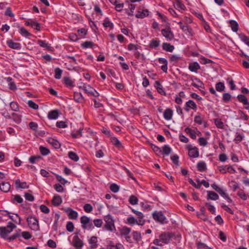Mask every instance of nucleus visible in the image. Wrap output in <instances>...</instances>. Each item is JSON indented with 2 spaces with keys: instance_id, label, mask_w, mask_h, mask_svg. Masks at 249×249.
I'll return each mask as SVG.
<instances>
[{
  "instance_id": "52",
  "label": "nucleus",
  "mask_w": 249,
  "mask_h": 249,
  "mask_svg": "<svg viewBox=\"0 0 249 249\" xmlns=\"http://www.w3.org/2000/svg\"><path fill=\"white\" fill-rule=\"evenodd\" d=\"M10 106L11 109L14 111H18L19 107L17 103L15 102H12L10 104Z\"/></svg>"
},
{
  "instance_id": "33",
  "label": "nucleus",
  "mask_w": 249,
  "mask_h": 249,
  "mask_svg": "<svg viewBox=\"0 0 249 249\" xmlns=\"http://www.w3.org/2000/svg\"><path fill=\"white\" fill-rule=\"evenodd\" d=\"M182 30L189 36H193V33L192 29L190 28L188 25H185L184 26L181 27Z\"/></svg>"
},
{
  "instance_id": "11",
  "label": "nucleus",
  "mask_w": 249,
  "mask_h": 249,
  "mask_svg": "<svg viewBox=\"0 0 249 249\" xmlns=\"http://www.w3.org/2000/svg\"><path fill=\"white\" fill-rule=\"evenodd\" d=\"M184 108L187 112L189 111L190 108L196 110L197 109V106L194 101L189 100L186 103Z\"/></svg>"
},
{
  "instance_id": "63",
  "label": "nucleus",
  "mask_w": 249,
  "mask_h": 249,
  "mask_svg": "<svg viewBox=\"0 0 249 249\" xmlns=\"http://www.w3.org/2000/svg\"><path fill=\"white\" fill-rule=\"evenodd\" d=\"M56 177L57 180L62 184L65 185L67 183V181L61 176L56 175Z\"/></svg>"
},
{
  "instance_id": "4",
  "label": "nucleus",
  "mask_w": 249,
  "mask_h": 249,
  "mask_svg": "<svg viewBox=\"0 0 249 249\" xmlns=\"http://www.w3.org/2000/svg\"><path fill=\"white\" fill-rule=\"evenodd\" d=\"M154 220L161 224L166 223V218L161 212H154L152 214Z\"/></svg>"
},
{
  "instance_id": "43",
  "label": "nucleus",
  "mask_w": 249,
  "mask_h": 249,
  "mask_svg": "<svg viewBox=\"0 0 249 249\" xmlns=\"http://www.w3.org/2000/svg\"><path fill=\"white\" fill-rule=\"evenodd\" d=\"M214 124L219 128L223 129L224 128V124L220 119H215L214 120Z\"/></svg>"
},
{
  "instance_id": "49",
  "label": "nucleus",
  "mask_w": 249,
  "mask_h": 249,
  "mask_svg": "<svg viewBox=\"0 0 249 249\" xmlns=\"http://www.w3.org/2000/svg\"><path fill=\"white\" fill-rule=\"evenodd\" d=\"M111 142L116 146L118 147H122V144L120 142L116 137L111 138Z\"/></svg>"
},
{
  "instance_id": "34",
  "label": "nucleus",
  "mask_w": 249,
  "mask_h": 249,
  "mask_svg": "<svg viewBox=\"0 0 249 249\" xmlns=\"http://www.w3.org/2000/svg\"><path fill=\"white\" fill-rule=\"evenodd\" d=\"M48 142L49 143L53 146L55 148H59L60 147V144L59 142L54 139L50 138L48 140Z\"/></svg>"
},
{
  "instance_id": "3",
  "label": "nucleus",
  "mask_w": 249,
  "mask_h": 249,
  "mask_svg": "<svg viewBox=\"0 0 249 249\" xmlns=\"http://www.w3.org/2000/svg\"><path fill=\"white\" fill-rule=\"evenodd\" d=\"M80 222L84 229L90 230L93 228L92 222L90 221L89 218L87 216H82L80 218Z\"/></svg>"
},
{
  "instance_id": "26",
  "label": "nucleus",
  "mask_w": 249,
  "mask_h": 249,
  "mask_svg": "<svg viewBox=\"0 0 249 249\" xmlns=\"http://www.w3.org/2000/svg\"><path fill=\"white\" fill-rule=\"evenodd\" d=\"M7 44L8 46L12 49H19L20 47V45L19 43L14 42L11 40L7 41Z\"/></svg>"
},
{
  "instance_id": "20",
  "label": "nucleus",
  "mask_w": 249,
  "mask_h": 249,
  "mask_svg": "<svg viewBox=\"0 0 249 249\" xmlns=\"http://www.w3.org/2000/svg\"><path fill=\"white\" fill-rule=\"evenodd\" d=\"M11 188V186L8 182H2L0 185V189L3 192H8Z\"/></svg>"
},
{
  "instance_id": "16",
  "label": "nucleus",
  "mask_w": 249,
  "mask_h": 249,
  "mask_svg": "<svg viewBox=\"0 0 249 249\" xmlns=\"http://www.w3.org/2000/svg\"><path fill=\"white\" fill-rule=\"evenodd\" d=\"M217 192L219 193L221 196L225 198L228 202L231 203L232 202L231 199L229 196L228 195L222 188H220L219 189H218Z\"/></svg>"
},
{
  "instance_id": "10",
  "label": "nucleus",
  "mask_w": 249,
  "mask_h": 249,
  "mask_svg": "<svg viewBox=\"0 0 249 249\" xmlns=\"http://www.w3.org/2000/svg\"><path fill=\"white\" fill-rule=\"evenodd\" d=\"M106 224L105 227L108 231H112L114 227V221L112 218L107 217L105 218Z\"/></svg>"
},
{
  "instance_id": "47",
  "label": "nucleus",
  "mask_w": 249,
  "mask_h": 249,
  "mask_svg": "<svg viewBox=\"0 0 249 249\" xmlns=\"http://www.w3.org/2000/svg\"><path fill=\"white\" fill-rule=\"evenodd\" d=\"M27 104L30 108L34 109H37L38 108V105L32 100H29Z\"/></svg>"
},
{
  "instance_id": "15",
  "label": "nucleus",
  "mask_w": 249,
  "mask_h": 249,
  "mask_svg": "<svg viewBox=\"0 0 249 249\" xmlns=\"http://www.w3.org/2000/svg\"><path fill=\"white\" fill-rule=\"evenodd\" d=\"M200 68L199 64L196 62L190 63L189 65V69L190 71L197 72V70Z\"/></svg>"
},
{
  "instance_id": "31",
  "label": "nucleus",
  "mask_w": 249,
  "mask_h": 249,
  "mask_svg": "<svg viewBox=\"0 0 249 249\" xmlns=\"http://www.w3.org/2000/svg\"><path fill=\"white\" fill-rule=\"evenodd\" d=\"M12 119L17 124H19L21 121L22 116L20 114H18L15 113H12L11 115Z\"/></svg>"
},
{
  "instance_id": "32",
  "label": "nucleus",
  "mask_w": 249,
  "mask_h": 249,
  "mask_svg": "<svg viewBox=\"0 0 249 249\" xmlns=\"http://www.w3.org/2000/svg\"><path fill=\"white\" fill-rule=\"evenodd\" d=\"M172 149L168 145H164L162 147V150L160 154H165L166 155H169L171 152Z\"/></svg>"
},
{
  "instance_id": "17",
  "label": "nucleus",
  "mask_w": 249,
  "mask_h": 249,
  "mask_svg": "<svg viewBox=\"0 0 249 249\" xmlns=\"http://www.w3.org/2000/svg\"><path fill=\"white\" fill-rule=\"evenodd\" d=\"M89 244L90 245L91 249H96L98 247L97 238L96 236H92L89 240Z\"/></svg>"
},
{
  "instance_id": "40",
  "label": "nucleus",
  "mask_w": 249,
  "mask_h": 249,
  "mask_svg": "<svg viewBox=\"0 0 249 249\" xmlns=\"http://www.w3.org/2000/svg\"><path fill=\"white\" fill-rule=\"evenodd\" d=\"M230 23L232 31L234 32H237L238 30V23L235 20H231L230 21Z\"/></svg>"
},
{
  "instance_id": "18",
  "label": "nucleus",
  "mask_w": 249,
  "mask_h": 249,
  "mask_svg": "<svg viewBox=\"0 0 249 249\" xmlns=\"http://www.w3.org/2000/svg\"><path fill=\"white\" fill-rule=\"evenodd\" d=\"M79 87L80 89L83 90L85 93L89 94L91 90H92V88L89 85L82 83L80 84Z\"/></svg>"
},
{
  "instance_id": "58",
  "label": "nucleus",
  "mask_w": 249,
  "mask_h": 249,
  "mask_svg": "<svg viewBox=\"0 0 249 249\" xmlns=\"http://www.w3.org/2000/svg\"><path fill=\"white\" fill-rule=\"evenodd\" d=\"M74 99L75 100L78 102H82L84 100V98L82 95L81 93H76L74 94Z\"/></svg>"
},
{
  "instance_id": "37",
  "label": "nucleus",
  "mask_w": 249,
  "mask_h": 249,
  "mask_svg": "<svg viewBox=\"0 0 249 249\" xmlns=\"http://www.w3.org/2000/svg\"><path fill=\"white\" fill-rule=\"evenodd\" d=\"M197 168L198 171H204L207 169L206 163L203 161H199L197 164Z\"/></svg>"
},
{
  "instance_id": "19",
  "label": "nucleus",
  "mask_w": 249,
  "mask_h": 249,
  "mask_svg": "<svg viewBox=\"0 0 249 249\" xmlns=\"http://www.w3.org/2000/svg\"><path fill=\"white\" fill-rule=\"evenodd\" d=\"M15 185L17 189H27L29 188V186L27 185L25 182H21L18 179L15 181Z\"/></svg>"
},
{
  "instance_id": "60",
  "label": "nucleus",
  "mask_w": 249,
  "mask_h": 249,
  "mask_svg": "<svg viewBox=\"0 0 249 249\" xmlns=\"http://www.w3.org/2000/svg\"><path fill=\"white\" fill-rule=\"evenodd\" d=\"M198 142L199 144L203 146H205L208 144L207 140L203 137L199 138L198 140Z\"/></svg>"
},
{
  "instance_id": "46",
  "label": "nucleus",
  "mask_w": 249,
  "mask_h": 249,
  "mask_svg": "<svg viewBox=\"0 0 249 249\" xmlns=\"http://www.w3.org/2000/svg\"><path fill=\"white\" fill-rule=\"evenodd\" d=\"M55 74L54 77L57 79H59L62 73V71L59 68H56L55 69Z\"/></svg>"
},
{
  "instance_id": "59",
  "label": "nucleus",
  "mask_w": 249,
  "mask_h": 249,
  "mask_svg": "<svg viewBox=\"0 0 249 249\" xmlns=\"http://www.w3.org/2000/svg\"><path fill=\"white\" fill-rule=\"evenodd\" d=\"M69 38L73 41H76L80 39L78 35L73 33L69 34Z\"/></svg>"
},
{
  "instance_id": "45",
  "label": "nucleus",
  "mask_w": 249,
  "mask_h": 249,
  "mask_svg": "<svg viewBox=\"0 0 249 249\" xmlns=\"http://www.w3.org/2000/svg\"><path fill=\"white\" fill-rule=\"evenodd\" d=\"M103 25L105 27H109L111 29H112L114 27L113 23L109 21L108 19L107 18H106L104 20L103 22Z\"/></svg>"
},
{
  "instance_id": "38",
  "label": "nucleus",
  "mask_w": 249,
  "mask_h": 249,
  "mask_svg": "<svg viewBox=\"0 0 249 249\" xmlns=\"http://www.w3.org/2000/svg\"><path fill=\"white\" fill-rule=\"evenodd\" d=\"M160 41L157 39H152L150 43L149 47L151 48H156L160 45Z\"/></svg>"
},
{
  "instance_id": "1",
  "label": "nucleus",
  "mask_w": 249,
  "mask_h": 249,
  "mask_svg": "<svg viewBox=\"0 0 249 249\" xmlns=\"http://www.w3.org/2000/svg\"><path fill=\"white\" fill-rule=\"evenodd\" d=\"M16 227V226L12 222H9L7 227H0V236L1 238L6 239L7 235L11 232Z\"/></svg>"
},
{
  "instance_id": "7",
  "label": "nucleus",
  "mask_w": 249,
  "mask_h": 249,
  "mask_svg": "<svg viewBox=\"0 0 249 249\" xmlns=\"http://www.w3.org/2000/svg\"><path fill=\"white\" fill-rule=\"evenodd\" d=\"M161 34L165 38L169 40H172L174 37V34L171 31V29L169 27L161 30Z\"/></svg>"
},
{
  "instance_id": "41",
  "label": "nucleus",
  "mask_w": 249,
  "mask_h": 249,
  "mask_svg": "<svg viewBox=\"0 0 249 249\" xmlns=\"http://www.w3.org/2000/svg\"><path fill=\"white\" fill-rule=\"evenodd\" d=\"M69 157L74 161H77L79 160L78 155L74 152L70 151L68 153Z\"/></svg>"
},
{
  "instance_id": "53",
  "label": "nucleus",
  "mask_w": 249,
  "mask_h": 249,
  "mask_svg": "<svg viewBox=\"0 0 249 249\" xmlns=\"http://www.w3.org/2000/svg\"><path fill=\"white\" fill-rule=\"evenodd\" d=\"M78 33L79 38H82L87 35V31L85 28H81L78 30Z\"/></svg>"
},
{
  "instance_id": "64",
  "label": "nucleus",
  "mask_w": 249,
  "mask_h": 249,
  "mask_svg": "<svg viewBox=\"0 0 249 249\" xmlns=\"http://www.w3.org/2000/svg\"><path fill=\"white\" fill-rule=\"evenodd\" d=\"M237 195L244 200H246L247 199V195L242 190L239 191L237 193Z\"/></svg>"
},
{
  "instance_id": "56",
  "label": "nucleus",
  "mask_w": 249,
  "mask_h": 249,
  "mask_svg": "<svg viewBox=\"0 0 249 249\" xmlns=\"http://www.w3.org/2000/svg\"><path fill=\"white\" fill-rule=\"evenodd\" d=\"M110 189L112 192L117 193L119 190V186L115 183H113L110 185Z\"/></svg>"
},
{
  "instance_id": "22",
  "label": "nucleus",
  "mask_w": 249,
  "mask_h": 249,
  "mask_svg": "<svg viewBox=\"0 0 249 249\" xmlns=\"http://www.w3.org/2000/svg\"><path fill=\"white\" fill-rule=\"evenodd\" d=\"M208 196L207 199H211L213 200H216L218 199L219 196L215 192L213 191H207Z\"/></svg>"
},
{
  "instance_id": "30",
  "label": "nucleus",
  "mask_w": 249,
  "mask_h": 249,
  "mask_svg": "<svg viewBox=\"0 0 249 249\" xmlns=\"http://www.w3.org/2000/svg\"><path fill=\"white\" fill-rule=\"evenodd\" d=\"M37 43L41 47L45 48L48 50H51L52 49V47L50 46V45L46 43L44 40H37Z\"/></svg>"
},
{
  "instance_id": "61",
  "label": "nucleus",
  "mask_w": 249,
  "mask_h": 249,
  "mask_svg": "<svg viewBox=\"0 0 249 249\" xmlns=\"http://www.w3.org/2000/svg\"><path fill=\"white\" fill-rule=\"evenodd\" d=\"M244 138V135L241 134H237L235 138H234V141L236 143H238L242 141Z\"/></svg>"
},
{
  "instance_id": "8",
  "label": "nucleus",
  "mask_w": 249,
  "mask_h": 249,
  "mask_svg": "<svg viewBox=\"0 0 249 249\" xmlns=\"http://www.w3.org/2000/svg\"><path fill=\"white\" fill-rule=\"evenodd\" d=\"M132 212L135 213L138 217L139 225H143L145 222V220L144 219V215L142 213L136 211L133 209H132Z\"/></svg>"
},
{
  "instance_id": "29",
  "label": "nucleus",
  "mask_w": 249,
  "mask_h": 249,
  "mask_svg": "<svg viewBox=\"0 0 249 249\" xmlns=\"http://www.w3.org/2000/svg\"><path fill=\"white\" fill-rule=\"evenodd\" d=\"M237 99L240 102L242 103L244 105H249V102L245 95L239 94L237 96Z\"/></svg>"
},
{
  "instance_id": "54",
  "label": "nucleus",
  "mask_w": 249,
  "mask_h": 249,
  "mask_svg": "<svg viewBox=\"0 0 249 249\" xmlns=\"http://www.w3.org/2000/svg\"><path fill=\"white\" fill-rule=\"evenodd\" d=\"M67 230L70 232H72L74 230V225L72 222L69 221L66 225Z\"/></svg>"
},
{
  "instance_id": "23",
  "label": "nucleus",
  "mask_w": 249,
  "mask_h": 249,
  "mask_svg": "<svg viewBox=\"0 0 249 249\" xmlns=\"http://www.w3.org/2000/svg\"><path fill=\"white\" fill-rule=\"evenodd\" d=\"M155 87L159 93L161 95H166V93L162 88V86L159 81H157L155 82Z\"/></svg>"
},
{
  "instance_id": "35",
  "label": "nucleus",
  "mask_w": 249,
  "mask_h": 249,
  "mask_svg": "<svg viewBox=\"0 0 249 249\" xmlns=\"http://www.w3.org/2000/svg\"><path fill=\"white\" fill-rule=\"evenodd\" d=\"M127 221L130 225L137 224L139 225L138 220H137L134 217L130 215L127 218Z\"/></svg>"
},
{
  "instance_id": "36",
  "label": "nucleus",
  "mask_w": 249,
  "mask_h": 249,
  "mask_svg": "<svg viewBox=\"0 0 249 249\" xmlns=\"http://www.w3.org/2000/svg\"><path fill=\"white\" fill-rule=\"evenodd\" d=\"M239 37L240 39L244 42L246 45L249 46V37L246 36L244 34H239Z\"/></svg>"
},
{
  "instance_id": "14",
  "label": "nucleus",
  "mask_w": 249,
  "mask_h": 249,
  "mask_svg": "<svg viewBox=\"0 0 249 249\" xmlns=\"http://www.w3.org/2000/svg\"><path fill=\"white\" fill-rule=\"evenodd\" d=\"M173 111L172 109L168 108L164 112L163 117L166 120H170L172 118Z\"/></svg>"
},
{
  "instance_id": "28",
  "label": "nucleus",
  "mask_w": 249,
  "mask_h": 249,
  "mask_svg": "<svg viewBox=\"0 0 249 249\" xmlns=\"http://www.w3.org/2000/svg\"><path fill=\"white\" fill-rule=\"evenodd\" d=\"M185 132L187 134H189L192 139H196V132L194 130H192L191 128L189 127H186L185 129Z\"/></svg>"
},
{
  "instance_id": "6",
  "label": "nucleus",
  "mask_w": 249,
  "mask_h": 249,
  "mask_svg": "<svg viewBox=\"0 0 249 249\" xmlns=\"http://www.w3.org/2000/svg\"><path fill=\"white\" fill-rule=\"evenodd\" d=\"M174 235V234L171 232H164L160 235L159 238L163 243L168 244Z\"/></svg>"
},
{
  "instance_id": "62",
  "label": "nucleus",
  "mask_w": 249,
  "mask_h": 249,
  "mask_svg": "<svg viewBox=\"0 0 249 249\" xmlns=\"http://www.w3.org/2000/svg\"><path fill=\"white\" fill-rule=\"evenodd\" d=\"M84 210L87 213H90L92 211L93 208L90 204H86L84 206Z\"/></svg>"
},
{
  "instance_id": "51",
  "label": "nucleus",
  "mask_w": 249,
  "mask_h": 249,
  "mask_svg": "<svg viewBox=\"0 0 249 249\" xmlns=\"http://www.w3.org/2000/svg\"><path fill=\"white\" fill-rule=\"evenodd\" d=\"M39 150L41 154L44 156L48 155L50 153V150L48 148L42 146H40Z\"/></svg>"
},
{
  "instance_id": "5",
  "label": "nucleus",
  "mask_w": 249,
  "mask_h": 249,
  "mask_svg": "<svg viewBox=\"0 0 249 249\" xmlns=\"http://www.w3.org/2000/svg\"><path fill=\"white\" fill-rule=\"evenodd\" d=\"M187 149L189 151L188 155L190 157L196 158L199 156L198 149L196 147H192L191 144H188Z\"/></svg>"
},
{
  "instance_id": "55",
  "label": "nucleus",
  "mask_w": 249,
  "mask_h": 249,
  "mask_svg": "<svg viewBox=\"0 0 249 249\" xmlns=\"http://www.w3.org/2000/svg\"><path fill=\"white\" fill-rule=\"evenodd\" d=\"M179 157L177 155H174L171 157V159L173 162L177 166H179Z\"/></svg>"
},
{
  "instance_id": "25",
  "label": "nucleus",
  "mask_w": 249,
  "mask_h": 249,
  "mask_svg": "<svg viewBox=\"0 0 249 249\" xmlns=\"http://www.w3.org/2000/svg\"><path fill=\"white\" fill-rule=\"evenodd\" d=\"M163 50L169 52H172L174 49V46L170 43H163L162 44Z\"/></svg>"
},
{
  "instance_id": "12",
  "label": "nucleus",
  "mask_w": 249,
  "mask_h": 249,
  "mask_svg": "<svg viewBox=\"0 0 249 249\" xmlns=\"http://www.w3.org/2000/svg\"><path fill=\"white\" fill-rule=\"evenodd\" d=\"M67 212H68V217L70 219H76L78 217V213L72 209L68 208Z\"/></svg>"
},
{
  "instance_id": "44",
  "label": "nucleus",
  "mask_w": 249,
  "mask_h": 249,
  "mask_svg": "<svg viewBox=\"0 0 249 249\" xmlns=\"http://www.w3.org/2000/svg\"><path fill=\"white\" fill-rule=\"evenodd\" d=\"M19 33L25 37H28L31 36V34L24 27H21L20 28Z\"/></svg>"
},
{
  "instance_id": "13",
  "label": "nucleus",
  "mask_w": 249,
  "mask_h": 249,
  "mask_svg": "<svg viewBox=\"0 0 249 249\" xmlns=\"http://www.w3.org/2000/svg\"><path fill=\"white\" fill-rule=\"evenodd\" d=\"M62 202L61 196L59 195H55L52 199V203L54 206H59Z\"/></svg>"
},
{
  "instance_id": "39",
  "label": "nucleus",
  "mask_w": 249,
  "mask_h": 249,
  "mask_svg": "<svg viewBox=\"0 0 249 249\" xmlns=\"http://www.w3.org/2000/svg\"><path fill=\"white\" fill-rule=\"evenodd\" d=\"M225 88L224 83L218 82L215 85V89L217 91L222 92L224 90Z\"/></svg>"
},
{
  "instance_id": "42",
  "label": "nucleus",
  "mask_w": 249,
  "mask_h": 249,
  "mask_svg": "<svg viewBox=\"0 0 249 249\" xmlns=\"http://www.w3.org/2000/svg\"><path fill=\"white\" fill-rule=\"evenodd\" d=\"M20 235L18 231H16L12 235L7 237L6 239L9 241L11 242L15 240L17 238L20 237Z\"/></svg>"
},
{
  "instance_id": "9",
  "label": "nucleus",
  "mask_w": 249,
  "mask_h": 249,
  "mask_svg": "<svg viewBox=\"0 0 249 249\" xmlns=\"http://www.w3.org/2000/svg\"><path fill=\"white\" fill-rule=\"evenodd\" d=\"M72 245L77 249H81L84 243L82 240H81L77 235H75L73 238Z\"/></svg>"
},
{
  "instance_id": "24",
  "label": "nucleus",
  "mask_w": 249,
  "mask_h": 249,
  "mask_svg": "<svg viewBox=\"0 0 249 249\" xmlns=\"http://www.w3.org/2000/svg\"><path fill=\"white\" fill-rule=\"evenodd\" d=\"M59 115L58 111L57 110H53L50 111L48 114V117L50 119H56L58 118Z\"/></svg>"
},
{
  "instance_id": "2",
  "label": "nucleus",
  "mask_w": 249,
  "mask_h": 249,
  "mask_svg": "<svg viewBox=\"0 0 249 249\" xmlns=\"http://www.w3.org/2000/svg\"><path fill=\"white\" fill-rule=\"evenodd\" d=\"M27 221L28 225L32 230L35 231L39 230V226L38 221L36 217L32 216H29L27 218Z\"/></svg>"
},
{
  "instance_id": "48",
  "label": "nucleus",
  "mask_w": 249,
  "mask_h": 249,
  "mask_svg": "<svg viewBox=\"0 0 249 249\" xmlns=\"http://www.w3.org/2000/svg\"><path fill=\"white\" fill-rule=\"evenodd\" d=\"M94 45L92 41H85L82 43L81 46L83 48H91Z\"/></svg>"
},
{
  "instance_id": "50",
  "label": "nucleus",
  "mask_w": 249,
  "mask_h": 249,
  "mask_svg": "<svg viewBox=\"0 0 249 249\" xmlns=\"http://www.w3.org/2000/svg\"><path fill=\"white\" fill-rule=\"evenodd\" d=\"M138 199L135 196L132 195L129 198V202L132 205H136L138 203Z\"/></svg>"
},
{
  "instance_id": "21",
  "label": "nucleus",
  "mask_w": 249,
  "mask_h": 249,
  "mask_svg": "<svg viewBox=\"0 0 249 249\" xmlns=\"http://www.w3.org/2000/svg\"><path fill=\"white\" fill-rule=\"evenodd\" d=\"M149 15V11L148 10H144L142 11H138L136 14L135 16L137 18H143L144 17L148 16Z\"/></svg>"
},
{
  "instance_id": "57",
  "label": "nucleus",
  "mask_w": 249,
  "mask_h": 249,
  "mask_svg": "<svg viewBox=\"0 0 249 249\" xmlns=\"http://www.w3.org/2000/svg\"><path fill=\"white\" fill-rule=\"evenodd\" d=\"M131 231V229L127 227H124L121 230V234L124 235H128Z\"/></svg>"
},
{
  "instance_id": "27",
  "label": "nucleus",
  "mask_w": 249,
  "mask_h": 249,
  "mask_svg": "<svg viewBox=\"0 0 249 249\" xmlns=\"http://www.w3.org/2000/svg\"><path fill=\"white\" fill-rule=\"evenodd\" d=\"M174 6L178 10H184L185 9V6L181 2L180 0H175Z\"/></svg>"
}]
</instances>
